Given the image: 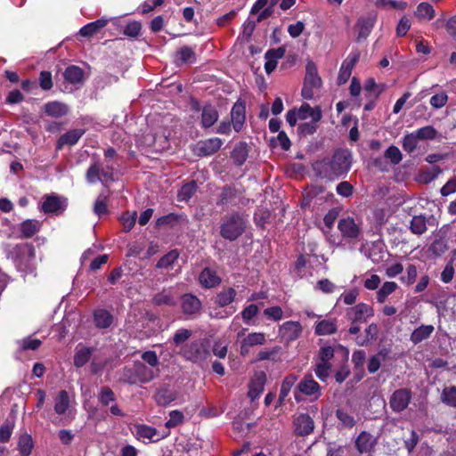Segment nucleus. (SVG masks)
<instances>
[{
	"label": "nucleus",
	"instance_id": "f257e3e1",
	"mask_svg": "<svg viewBox=\"0 0 456 456\" xmlns=\"http://www.w3.org/2000/svg\"><path fill=\"white\" fill-rule=\"evenodd\" d=\"M352 163V155L348 150H338L331 158H325L314 163L315 174L329 180H335L347 174Z\"/></svg>",
	"mask_w": 456,
	"mask_h": 456
},
{
	"label": "nucleus",
	"instance_id": "f03ea898",
	"mask_svg": "<svg viewBox=\"0 0 456 456\" xmlns=\"http://www.w3.org/2000/svg\"><path fill=\"white\" fill-rule=\"evenodd\" d=\"M322 112L319 106L312 108L308 103H303L298 109L290 110L287 113V122L295 126L298 121L310 118V121L303 122L297 127L301 135L313 134L317 129V123L322 119Z\"/></svg>",
	"mask_w": 456,
	"mask_h": 456
},
{
	"label": "nucleus",
	"instance_id": "7ed1b4c3",
	"mask_svg": "<svg viewBox=\"0 0 456 456\" xmlns=\"http://www.w3.org/2000/svg\"><path fill=\"white\" fill-rule=\"evenodd\" d=\"M7 257L12 259L18 271L28 273L34 270L36 257L35 247L32 243L23 242L13 246L7 252Z\"/></svg>",
	"mask_w": 456,
	"mask_h": 456
},
{
	"label": "nucleus",
	"instance_id": "20e7f679",
	"mask_svg": "<svg viewBox=\"0 0 456 456\" xmlns=\"http://www.w3.org/2000/svg\"><path fill=\"white\" fill-rule=\"evenodd\" d=\"M247 220L243 214L233 211L224 216L220 225V235L225 240L234 241L246 231Z\"/></svg>",
	"mask_w": 456,
	"mask_h": 456
},
{
	"label": "nucleus",
	"instance_id": "39448f33",
	"mask_svg": "<svg viewBox=\"0 0 456 456\" xmlns=\"http://www.w3.org/2000/svg\"><path fill=\"white\" fill-rule=\"evenodd\" d=\"M177 354L193 363L204 362L210 355V340L207 338L194 339L185 345Z\"/></svg>",
	"mask_w": 456,
	"mask_h": 456
},
{
	"label": "nucleus",
	"instance_id": "423d86ee",
	"mask_svg": "<svg viewBox=\"0 0 456 456\" xmlns=\"http://www.w3.org/2000/svg\"><path fill=\"white\" fill-rule=\"evenodd\" d=\"M153 379V371L141 362H135L132 367L124 368L121 376V380L130 385L148 383Z\"/></svg>",
	"mask_w": 456,
	"mask_h": 456
},
{
	"label": "nucleus",
	"instance_id": "0eeeda50",
	"mask_svg": "<svg viewBox=\"0 0 456 456\" xmlns=\"http://www.w3.org/2000/svg\"><path fill=\"white\" fill-rule=\"evenodd\" d=\"M237 291L232 287H223L222 289L216 293L214 297V304L219 308L224 310L216 314L217 318H227L232 315L237 308L232 304L235 301Z\"/></svg>",
	"mask_w": 456,
	"mask_h": 456
},
{
	"label": "nucleus",
	"instance_id": "6e6552de",
	"mask_svg": "<svg viewBox=\"0 0 456 456\" xmlns=\"http://www.w3.org/2000/svg\"><path fill=\"white\" fill-rule=\"evenodd\" d=\"M322 86V79L318 75L317 67L312 61H308L305 67V76L302 88V96L306 100H311Z\"/></svg>",
	"mask_w": 456,
	"mask_h": 456
},
{
	"label": "nucleus",
	"instance_id": "1a4fd4ad",
	"mask_svg": "<svg viewBox=\"0 0 456 456\" xmlns=\"http://www.w3.org/2000/svg\"><path fill=\"white\" fill-rule=\"evenodd\" d=\"M309 396L311 400H316L321 395V387L312 376L305 377L297 384L295 391V398L297 402L304 400V396Z\"/></svg>",
	"mask_w": 456,
	"mask_h": 456
},
{
	"label": "nucleus",
	"instance_id": "9d476101",
	"mask_svg": "<svg viewBox=\"0 0 456 456\" xmlns=\"http://www.w3.org/2000/svg\"><path fill=\"white\" fill-rule=\"evenodd\" d=\"M346 316L352 323H365L374 316V309L366 303H359L346 309Z\"/></svg>",
	"mask_w": 456,
	"mask_h": 456
},
{
	"label": "nucleus",
	"instance_id": "9b49d317",
	"mask_svg": "<svg viewBox=\"0 0 456 456\" xmlns=\"http://www.w3.org/2000/svg\"><path fill=\"white\" fill-rule=\"evenodd\" d=\"M223 145V141L218 137L201 140L197 142L193 153L198 157H208L217 152Z\"/></svg>",
	"mask_w": 456,
	"mask_h": 456
},
{
	"label": "nucleus",
	"instance_id": "f8f14e48",
	"mask_svg": "<svg viewBox=\"0 0 456 456\" xmlns=\"http://www.w3.org/2000/svg\"><path fill=\"white\" fill-rule=\"evenodd\" d=\"M67 199L60 197L55 193L46 194L44 196L41 210L45 214H57L63 212L67 208Z\"/></svg>",
	"mask_w": 456,
	"mask_h": 456
},
{
	"label": "nucleus",
	"instance_id": "ddd939ff",
	"mask_svg": "<svg viewBox=\"0 0 456 456\" xmlns=\"http://www.w3.org/2000/svg\"><path fill=\"white\" fill-rule=\"evenodd\" d=\"M180 305L183 314L189 317H195L200 313L202 308L200 299L191 293H185L182 295L180 298Z\"/></svg>",
	"mask_w": 456,
	"mask_h": 456
},
{
	"label": "nucleus",
	"instance_id": "4468645a",
	"mask_svg": "<svg viewBox=\"0 0 456 456\" xmlns=\"http://www.w3.org/2000/svg\"><path fill=\"white\" fill-rule=\"evenodd\" d=\"M411 400V392L407 388H400L392 394L389 404L393 411L401 412L408 407Z\"/></svg>",
	"mask_w": 456,
	"mask_h": 456
},
{
	"label": "nucleus",
	"instance_id": "2eb2a0df",
	"mask_svg": "<svg viewBox=\"0 0 456 456\" xmlns=\"http://www.w3.org/2000/svg\"><path fill=\"white\" fill-rule=\"evenodd\" d=\"M246 121V102L239 99L231 110V122L233 129L239 133L243 128Z\"/></svg>",
	"mask_w": 456,
	"mask_h": 456
},
{
	"label": "nucleus",
	"instance_id": "dca6fc26",
	"mask_svg": "<svg viewBox=\"0 0 456 456\" xmlns=\"http://www.w3.org/2000/svg\"><path fill=\"white\" fill-rule=\"evenodd\" d=\"M85 134L86 129L84 128H75L67 131L58 138L56 142V150L60 151L65 146L72 147L76 145Z\"/></svg>",
	"mask_w": 456,
	"mask_h": 456
},
{
	"label": "nucleus",
	"instance_id": "f3484780",
	"mask_svg": "<svg viewBox=\"0 0 456 456\" xmlns=\"http://www.w3.org/2000/svg\"><path fill=\"white\" fill-rule=\"evenodd\" d=\"M338 227L342 235L346 238L355 239L361 233L360 222L347 216L339 220Z\"/></svg>",
	"mask_w": 456,
	"mask_h": 456
},
{
	"label": "nucleus",
	"instance_id": "a211bd4d",
	"mask_svg": "<svg viewBox=\"0 0 456 456\" xmlns=\"http://www.w3.org/2000/svg\"><path fill=\"white\" fill-rule=\"evenodd\" d=\"M144 140L156 152H162L170 148L169 135L164 133L149 134L144 137Z\"/></svg>",
	"mask_w": 456,
	"mask_h": 456
},
{
	"label": "nucleus",
	"instance_id": "6ab92c4d",
	"mask_svg": "<svg viewBox=\"0 0 456 456\" xmlns=\"http://www.w3.org/2000/svg\"><path fill=\"white\" fill-rule=\"evenodd\" d=\"M199 281L204 289H213L219 286L222 279L217 275L216 270L207 266L202 269L199 275Z\"/></svg>",
	"mask_w": 456,
	"mask_h": 456
},
{
	"label": "nucleus",
	"instance_id": "aec40b11",
	"mask_svg": "<svg viewBox=\"0 0 456 456\" xmlns=\"http://www.w3.org/2000/svg\"><path fill=\"white\" fill-rule=\"evenodd\" d=\"M294 429L297 435L307 436L313 432L314 424L312 418L305 413L298 414L294 419Z\"/></svg>",
	"mask_w": 456,
	"mask_h": 456
},
{
	"label": "nucleus",
	"instance_id": "412c9836",
	"mask_svg": "<svg viewBox=\"0 0 456 456\" xmlns=\"http://www.w3.org/2000/svg\"><path fill=\"white\" fill-rule=\"evenodd\" d=\"M177 397V393L171 388L169 385L160 387L154 395L155 402L159 406H167L174 402Z\"/></svg>",
	"mask_w": 456,
	"mask_h": 456
},
{
	"label": "nucleus",
	"instance_id": "4be33fe9",
	"mask_svg": "<svg viewBox=\"0 0 456 456\" xmlns=\"http://www.w3.org/2000/svg\"><path fill=\"white\" fill-rule=\"evenodd\" d=\"M265 381L266 376L264 371L255 373L254 378L249 383V388L248 392V395L251 401L256 400L263 392Z\"/></svg>",
	"mask_w": 456,
	"mask_h": 456
},
{
	"label": "nucleus",
	"instance_id": "5701e85b",
	"mask_svg": "<svg viewBox=\"0 0 456 456\" xmlns=\"http://www.w3.org/2000/svg\"><path fill=\"white\" fill-rule=\"evenodd\" d=\"M285 54V45H281L276 49H269L265 53V69L267 74H271L277 67L278 60Z\"/></svg>",
	"mask_w": 456,
	"mask_h": 456
},
{
	"label": "nucleus",
	"instance_id": "b1692460",
	"mask_svg": "<svg viewBox=\"0 0 456 456\" xmlns=\"http://www.w3.org/2000/svg\"><path fill=\"white\" fill-rule=\"evenodd\" d=\"M239 196V191L234 186L224 185L221 189V192L219 194L218 200L216 201L217 206H236L237 205V198Z\"/></svg>",
	"mask_w": 456,
	"mask_h": 456
},
{
	"label": "nucleus",
	"instance_id": "393cba45",
	"mask_svg": "<svg viewBox=\"0 0 456 456\" xmlns=\"http://www.w3.org/2000/svg\"><path fill=\"white\" fill-rule=\"evenodd\" d=\"M135 436L138 440H142L143 443H146L144 440H148L150 442H159L161 437L154 438L158 436V429L156 428L148 426L146 424H138L135 425Z\"/></svg>",
	"mask_w": 456,
	"mask_h": 456
},
{
	"label": "nucleus",
	"instance_id": "a878e982",
	"mask_svg": "<svg viewBox=\"0 0 456 456\" xmlns=\"http://www.w3.org/2000/svg\"><path fill=\"white\" fill-rule=\"evenodd\" d=\"M376 22V17L370 15L368 17H362L357 20L356 31L357 40L365 39L370 33Z\"/></svg>",
	"mask_w": 456,
	"mask_h": 456
},
{
	"label": "nucleus",
	"instance_id": "bb28decb",
	"mask_svg": "<svg viewBox=\"0 0 456 456\" xmlns=\"http://www.w3.org/2000/svg\"><path fill=\"white\" fill-rule=\"evenodd\" d=\"M219 118V113L216 108L208 103L205 104L201 110V120L200 125L203 128L211 127Z\"/></svg>",
	"mask_w": 456,
	"mask_h": 456
},
{
	"label": "nucleus",
	"instance_id": "cd10ccee",
	"mask_svg": "<svg viewBox=\"0 0 456 456\" xmlns=\"http://www.w3.org/2000/svg\"><path fill=\"white\" fill-rule=\"evenodd\" d=\"M174 61L176 66H182L186 63L196 62L195 49L191 46L184 45L181 47L175 54Z\"/></svg>",
	"mask_w": 456,
	"mask_h": 456
},
{
	"label": "nucleus",
	"instance_id": "c85d7f7f",
	"mask_svg": "<svg viewBox=\"0 0 456 456\" xmlns=\"http://www.w3.org/2000/svg\"><path fill=\"white\" fill-rule=\"evenodd\" d=\"M40 229V223L37 220L27 219L20 224L19 231L20 234L18 236L20 239H29L36 235Z\"/></svg>",
	"mask_w": 456,
	"mask_h": 456
},
{
	"label": "nucleus",
	"instance_id": "c756f323",
	"mask_svg": "<svg viewBox=\"0 0 456 456\" xmlns=\"http://www.w3.org/2000/svg\"><path fill=\"white\" fill-rule=\"evenodd\" d=\"M44 110L47 116L53 118H61L69 113L67 104L58 101L48 102L45 104Z\"/></svg>",
	"mask_w": 456,
	"mask_h": 456
},
{
	"label": "nucleus",
	"instance_id": "7c9ffc66",
	"mask_svg": "<svg viewBox=\"0 0 456 456\" xmlns=\"http://www.w3.org/2000/svg\"><path fill=\"white\" fill-rule=\"evenodd\" d=\"M63 77L69 84H80L84 80L85 72L83 69L77 65H69L65 69Z\"/></svg>",
	"mask_w": 456,
	"mask_h": 456
},
{
	"label": "nucleus",
	"instance_id": "2f4dec72",
	"mask_svg": "<svg viewBox=\"0 0 456 456\" xmlns=\"http://www.w3.org/2000/svg\"><path fill=\"white\" fill-rule=\"evenodd\" d=\"M248 156V145L245 142H240L237 143L232 151L231 152V157L234 161V164L238 167L242 166Z\"/></svg>",
	"mask_w": 456,
	"mask_h": 456
},
{
	"label": "nucleus",
	"instance_id": "473e14b6",
	"mask_svg": "<svg viewBox=\"0 0 456 456\" xmlns=\"http://www.w3.org/2000/svg\"><path fill=\"white\" fill-rule=\"evenodd\" d=\"M109 22V20L102 17L93 22L87 23L79 29V35L85 37H89L96 34Z\"/></svg>",
	"mask_w": 456,
	"mask_h": 456
},
{
	"label": "nucleus",
	"instance_id": "72a5a7b5",
	"mask_svg": "<svg viewBox=\"0 0 456 456\" xmlns=\"http://www.w3.org/2000/svg\"><path fill=\"white\" fill-rule=\"evenodd\" d=\"M94 325L98 329H107L113 322V315L106 309H97L94 313Z\"/></svg>",
	"mask_w": 456,
	"mask_h": 456
},
{
	"label": "nucleus",
	"instance_id": "f704fd0d",
	"mask_svg": "<svg viewBox=\"0 0 456 456\" xmlns=\"http://www.w3.org/2000/svg\"><path fill=\"white\" fill-rule=\"evenodd\" d=\"M375 444L373 436L365 431H362L355 440V446L359 452H369L372 450Z\"/></svg>",
	"mask_w": 456,
	"mask_h": 456
},
{
	"label": "nucleus",
	"instance_id": "c9c22d12",
	"mask_svg": "<svg viewBox=\"0 0 456 456\" xmlns=\"http://www.w3.org/2000/svg\"><path fill=\"white\" fill-rule=\"evenodd\" d=\"M70 406L69 395L66 390H61L54 399V411L58 415H63Z\"/></svg>",
	"mask_w": 456,
	"mask_h": 456
},
{
	"label": "nucleus",
	"instance_id": "e433bc0d",
	"mask_svg": "<svg viewBox=\"0 0 456 456\" xmlns=\"http://www.w3.org/2000/svg\"><path fill=\"white\" fill-rule=\"evenodd\" d=\"M17 447L20 456H30L34 448L32 436L26 432L21 434L19 436Z\"/></svg>",
	"mask_w": 456,
	"mask_h": 456
},
{
	"label": "nucleus",
	"instance_id": "4c0bfd02",
	"mask_svg": "<svg viewBox=\"0 0 456 456\" xmlns=\"http://www.w3.org/2000/svg\"><path fill=\"white\" fill-rule=\"evenodd\" d=\"M434 330L433 325H420L411 332L410 339L413 344H419L428 338Z\"/></svg>",
	"mask_w": 456,
	"mask_h": 456
},
{
	"label": "nucleus",
	"instance_id": "58836bf2",
	"mask_svg": "<svg viewBox=\"0 0 456 456\" xmlns=\"http://www.w3.org/2000/svg\"><path fill=\"white\" fill-rule=\"evenodd\" d=\"M337 331L336 320H322L315 324V334L326 336L334 334Z\"/></svg>",
	"mask_w": 456,
	"mask_h": 456
},
{
	"label": "nucleus",
	"instance_id": "ea45409f",
	"mask_svg": "<svg viewBox=\"0 0 456 456\" xmlns=\"http://www.w3.org/2000/svg\"><path fill=\"white\" fill-rule=\"evenodd\" d=\"M192 336V331L189 329H179L172 338V344L182 351V348L187 345L188 339Z\"/></svg>",
	"mask_w": 456,
	"mask_h": 456
},
{
	"label": "nucleus",
	"instance_id": "a19ab883",
	"mask_svg": "<svg viewBox=\"0 0 456 456\" xmlns=\"http://www.w3.org/2000/svg\"><path fill=\"white\" fill-rule=\"evenodd\" d=\"M398 289V285L395 281H385L377 291V301L383 304L387 297Z\"/></svg>",
	"mask_w": 456,
	"mask_h": 456
},
{
	"label": "nucleus",
	"instance_id": "79ce46f5",
	"mask_svg": "<svg viewBox=\"0 0 456 456\" xmlns=\"http://www.w3.org/2000/svg\"><path fill=\"white\" fill-rule=\"evenodd\" d=\"M414 15L419 20H431L436 15L433 6L427 2L418 4Z\"/></svg>",
	"mask_w": 456,
	"mask_h": 456
},
{
	"label": "nucleus",
	"instance_id": "37998d69",
	"mask_svg": "<svg viewBox=\"0 0 456 456\" xmlns=\"http://www.w3.org/2000/svg\"><path fill=\"white\" fill-rule=\"evenodd\" d=\"M287 31L289 34V36L293 38H297L304 35L305 41H306L309 37V33L305 32V20H300L293 23H290L287 28Z\"/></svg>",
	"mask_w": 456,
	"mask_h": 456
},
{
	"label": "nucleus",
	"instance_id": "c03bdc74",
	"mask_svg": "<svg viewBox=\"0 0 456 456\" xmlns=\"http://www.w3.org/2000/svg\"><path fill=\"white\" fill-rule=\"evenodd\" d=\"M93 349L90 347H83L77 349L74 355V365L77 368L85 366L91 359Z\"/></svg>",
	"mask_w": 456,
	"mask_h": 456
},
{
	"label": "nucleus",
	"instance_id": "a18cd8bd",
	"mask_svg": "<svg viewBox=\"0 0 456 456\" xmlns=\"http://www.w3.org/2000/svg\"><path fill=\"white\" fill-rule=\"evenodd\" d=\"M152 303L155 305L160 306V305H168V306H175L176 305V301L174 297V296L166 290H162L159 293H157L152 297Z\"/></svg>",
	"mask_w": 456,
	"mask_h": 456
},
{
	"label": "nucleus",
	"instance_id": "49530a36",
	"mask_svg": "<svg viewBox=\"0 0 456 456\" xmlns=\"http://www.w3.org/2000/svg\"><path fill=\"white\" fill-rule=\"evenodd\" d=\"M197 189L198 184L194 180L183 184L178 192L179 200L188 202L195 194Z\"/></svg>",
	"mask_w": 456,
	"mask_h": 456
},
{
	"label": "nucleus",
	"instance_id": "de8ad7c7",
	"mask_svg": "<svg viewBox=\"0 0 456 456\" xmlns=\"http://www.w3.org/2000/svg\"><path fill=\"white\" fill-rule=\"evenodd\" d=\"M336 416L344 428H352L357 421L354 414L346 409H338Z\"/></svg>",
	"mask_w": 456,
	"mask_h": 456
},
{
	"label": "nucleus",
	"instance_id": "09e8293b",
	"mask_svg": "<svg viewBox=\"0 0 456 456\" xmlns=\"http://www.w3.org/2000/svg\"><path fill=\"white\" fill-rule=\"evenodd\" d=\"M178 257L179 252L177 249L170 250L158 261L156 267L159 269H168L172 267Z\"/></svg>",
	"mask_w": 456,
	"mask_h": 456
},
{
	"label": "nucleus",
	"instance_id": "8fccbe9b",
	"mask_svg": "<svg viewBox=\"0 0 456 456\" xmlns=\"http://www.w3.org/2000/svg\"><path fill=\"white\" fill-rule=\"evenodd\" d=\"M441 401L449 407L456 408V387H444L441 394Z\"/></svg>",
	"mask_w": 456,
	"mask_h": 456
},
{
	"label": "nucleus",
	"instance_id": "3c124183",
	"mask_svg": "<svg viewBox=\"0 0 456 456\" xmlns=\"http://www.w3.org/2000/svg\"><path fill=\"white\" fill-rule=\"evenodd\" d=\"M265 342V337L264 333L260 332H252L249 333L243 340H242V350L245 347H250L257 345H263Z\"/></svg>",
	"mask_w": 456,
	"mask_h": 456
},
{
	"label": "nucleus",
	"instance_id": "603ef678",
	"mask_svg": "<svg viewBox=\"0 0 456 456\" xmlns=\"http://www.w3.org/2000/svg\"><path fill=\"white\" fill-rule=\"evenodd\" d=\"M98 400L102 406H108L110 403L116 401V395L110 387L104 386L99 391Z\"/></svg>",
	"mask_w": 456,
	"mask_h": 456
},
{
	"label": "nucleus",
	"instance_id": "864d4df0",
	"mask_svg": "<svg viewBox=\"0 0 456 456\" xmlns=\"http://www.w3.org/2000/svg\"><path fill=\"white\" fill-rule=\"evenodd\" d=\"M411 231L414 234L420 235L427 230L426 219L421 216H413L411 222Z\"/></svg>",
	"mask_w": 456,
	"mask_h": 456
},
{
	"label": "nucleus",
	"instance_id": "5fc2aeb1",
	"mask_svg": "<svg viewBox=\"0 0 456 456\" xmlns=\"http://www.w3.org/2000/svg\"><path fill=\"white\" fill-rule=\"evenodd\" d=\"M14 428V421L6 419L0 427V443L9 442Z\"/></svg>",
	"mask_w": 456,
	"mask_h": 456
},
{
	"label": "nucleus",
	"instance_id": "6e6d98bb",
	"mask_svg": "<svg viewBox=\"0 0 456 456\" xmlns=\"http://www.w3.org/2000/svg\"><path fill=\"white\" fill-rule=\"evenodd\" d=\"M86 177L90 183L101 181V165L98 162H94L87 169Z\"/></svg>",
	"mask_w": 456,
	"mask_h": 456
},
{
	"label": "nucleus",
	"instance_id": "4d7b16f0",
	"mask_svg": "<svg viewBox=\"0 0 456 456\" xmlns=\"http://www.w3.org/2000/svg\"><path fill=\"white\" fill-rule=\"evenodd\" d=\"M384 157L389 159V161L394 165L399 164L403 159L401 151L395 145H391L386 150Z\"/></svg>",
	"mask_w": 456,
	"mask_h": 456
},
{
	"label": "nucleus",
	"instance_id": "13d9d810",
	"mask_svg": "<svg viewBox=\"0 0 456 456\" xmlns=\"http://www.w3.org/2000/svg\"><path fill=\"white\" fill-rule=\"evenodd\" d=\"M418 140L419 138L414 132L404 135L403 139V150L408 153L413 152L418 146Z\"/></svg>",
	"mask_w": 456,
	"mask_h": 456
},
{
	"label": "nucleus",
	"instance_id": "bf43d9fd",
	"mask_svg": "<svg viewBox=\"0 0 456 456\" xmlns=\"http://www.w3.org/2000/svg\"><path fill=\"white\" fill-rule=\"evenodd\" d=\"M302 333V326L298 322H287V340H295Z\"/></svg>",
	"mask_w": 456,
	"mask_h": 456
},
{
	"label": "nucleus",
	"instance_id": "052dcab7",
	"mask_svg": "<svg viewBox=\"0 0 456 456\" xmlns=\"http://www.w3.org/2000/svg\"><path fill=\"white\" fill-rule=\"evenodd\" d=\"M184 421V415L181 411L174 410L169 413V419L166 422L165 426L167 428H173L182 424Z\"/></svg>",
	"mask_w": 456,
	"mask_h": 456
},
{
	"label": "nucleus",
	"instance_id": "680f3d73",
	"mask_svg": "<svg viewBox=\"0 0 456 456\" xmlns=\"http://www.w3.org/2000/svg\"><path fill=\"white\" fill-rule=\"evenodd\" d=\"M136 218V212L130 213L129 211H126L122 214L120 221L123 224V229L126 232L131 231V229L134 226Z\"/></svg>",
	"mask_w": 456,
	"mask_h": 456
},
{
	"label": "nucleus",
	"instance_id": "e2e57ef3",
	"mask_svg": "<svg viewBox=\"0 0 456 456\" xmlns=\"http://www.w3.org/2000/svg\"><path fill=\"white\" fill-rule=\"evenodd\" d=\"M417 275H418V271H417L416 266L413 265H409L406 268L405 274L403 275L400 278V280L403 284L410 286L415 282Z\"/></svg>",
	"mask_w": 456,
	"mask_h": 456
},
{
	"label": "nucleus",
	"instance_id": "0e129e2a",
	"mask_svg": "<svg viewBox=\"0 0 456 456\" xmlns=\"http://www.w3.org/2000/svg\"><path fill=\"white\" fill-rule=\"evenodd\" d=\"M181 219V216L177 215L175 213H169L166 216H162L159 217L156 221L157 226H162V225H170L174 226L175 224L179 222Z\"/></svg>",
	"mask_w": 456,
	"mask_h": 456
},
{
	"label": "nucleus",
	"instance_id": "69168bd1",
	"mask_svg": "<svg viewBox=\"0 0 456 456\" xmlns=\"http://www.w3.org/2000/svg\"><path fill=\"white\" fill-rule=\"evenodd\" d=\"M330 370H331L330 363L322 362L318 361V362L316 363L314 372H315V375L321 380L324 381L330 376Z\"/></svg>",
	"mask_w": 456,
	"mask_h": 456
},
{
	"label": "nucleus",
	"instance_id": "338daca9",
	"mask_svg": "<svg viewBox=\"0 0 456 456\" xmlns=\"http://www.w3.org/2000/svg\"><path fill=\"white\" fill-rule=\"evenodd\" d=\"M94 212L95 215L101 216L109 212L107 206V197L100 195L94 205Z\"/></svg>",
	"mask_w": 456,
	"mask_h": 456
},
{
	"label": "nucleus",
	"instance_id": "774afa93",
	"mask_svg": "<svg viewBox=\"0 0 456 456\" xmlns=\"http://www.w3.org/2000/svg\"><path fill=\"white\" fill-rule=\"evenodd\" d=\"M142 25L139 21L133 20L126 24L124 28V35L130 37H137L141 32Z\"/></svg>",
	"mask_w": 456,
	"mask_h": 456
}]
</instances>
